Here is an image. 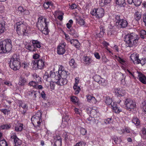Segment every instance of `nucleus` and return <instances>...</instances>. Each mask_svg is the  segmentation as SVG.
I'll return each mask as SVG.
<instances>
[{"label": "nucleus", "mask_w": 146, "mask_h": 146, "mask_svg": "<svg viewBox=\"0 0 146 146\" xmlns=\"http://www.w3.org/2000/svg\"><path fill=\"white\" fill-rule=\"evenodd\" d=\"M36 23L38 28L42 33L45 35H47L49 32L48 26L49 22L47 21V19L44 17H39Z\"/></svg>", "instance_id": "f257e3e1"}, {"label": "nucleus", "mask_w": 146, "mask_h": 146, "mask_svg": "<svg viewBox=\"0 0 146 146\" xmlns=\"http://www.w3.org/2000/svg\"><path fill=\"white\" fill-rule=\"evenodd\" d=\"M27 24L23 20L17 22L15 24L17 34L19 35H27L29 32L27 29Z\"/></svg>", "instance_id": "f03ea898"}, {"label": "nucleus", "mask_w": 146, "mask_h": 146, "mask_svg": "<svg viewBox=\"0 0 146 146\" xmlns=\"http://www.w3.org/2000/svg\"><path fill=\"white\" fill-rule=\"evenodd\" d=\"M139 38V37L137 35L132 33L125 35L124 40L126 42L128 46L131 47L137 45Z\"/></svg>", "instance_id": "7ed1b4c3"}, {"label": "nucleus", "mask_w": 146, "mask_h": 146, "mask_svg": "<svg viewBox=\"0 0 146 146\" xmlns=\"http://www.w3.org/2000/svg\"><path fill=\"white\" fill-rule=\"evenodd\" d=\"M11 40L10 39L0 42V53H8L12 48Z\"/></svg>", "instance_id": "20e7f679"}, {"label": "nucleus", "mask_w": 146, "mask_h": 146, "mask_svg": "<svg viewBox=\"0 0 146 146\" xmlns=\"http://www.w3.org/2000/svg\"><path fill=\"white\" fill-rule=\"evenodd\" d=\"M21 66V62L19 56L17 54H14L11 57L10 62V68L14 70L19 69Z\"/></svg>", "instance_id": "39448f33"}, {"label": "nucleus", "mask_w": 146, "mask_h": 146, "mask_svg": "<svg viewBox=\"0 0 146 146\" xmlns=\"http://www.w3.org/2000/svg\"><path fill=\"white\" fill-rule=\"evenodd\" d=\"M43 78L46 81L50 82L52 81L59 80L61 78V76L60 73L57 71L55 72L52 70L50 71L49 74L48 73H45Z\"/></svg>", "instance_id": "423d86ee"}, {"label": "nucleus", "mask_w": 146, "mask_h": 146, "mask_svg": "<svg viewBox=\"0 0 146 146\" xmlns=\"http://www.w3.org/2000/svg\"><path fill=\"white\" fill-rule=\"evenodd\" d=\"M90 13L96 19H100L104 16L105 11L103 8L98 7L93 9L91 11Z\"/></svg>", "instance_id": "0eeeda50"}, {"label": "nucleus", "mask_w": 146, "mask_h": 146, "mask_svg": "<svg viewBox=\"0 0 146 146\" xmlns=\"http://www.w3.org/2000/svg\"><path fill=\"white\" fill-rule=\"evenodd\" d=\"M115 21L116 25L119 29L124 28L127 26V21L125 19H121L120 15L116 16Z\"/></svg>", "instance_id": "6e6552de"}, {"label": "nucleus", "mask_w": 146, "mask_h": 146, "mask_svg": "<svg viewBox=\"0 0 146 146\" xmlns=\"http://www.w3.org/2000/svg\"><path fill=\"white\" fill-rule=\"evenodd\" d=\"M124 104L126 109L129 111L134 110L136 107L135 102L130 98H126Z\"/></svg>", "instance_id": "1a4fd4ad"}, {"label": "nucleus", "mask_w": 146, "mask_h": 146, "mask_svg": "<svg viewBox=\"0 0 146 146\" xmlns=\"http://www.w3.org/2000/svg\"><path fill=\"white\" fill-rule=\"evenodd\" d=\"M42 115L40 112H38L32 116L31 120L33 124L37 123V126H40L42 121Z\"/></svg>", "instance_id": "9d476101"}, {"label": "nucleus", "mask_w": 146, "mask_h": 146, "mask_svg": "<svg viewBox=\"0 0 146 146\" xmlns=\"http://www.w3.org/2000/svg\"><path fill=\"white\" fill-rule=\"evenodd\" d=\"M32 62L33 66H36L38 69H40L43 68L45 65L44 60L42 59L34 60Z\"/></svg>", "instance_id": "9b49d317"}, {"label": "nucleus", "mask_w": 146, "mask_h": 146, "mask_svg": "<svg viewBox=\"0 0 146 146\" xmlns=\"http://www.w3.org/2000/svg\"><path fill=\"white\" fill-rule=\"evenodd\" d=\"M115 93H116L115 95L117 96V97L118 98L119 100L117 101V103L119 104L121 102V97L124 96L126 95V93L125 90H120L119 89H115Z\"/></svg>", "instance_id": "f8f14e48"}, {"label": "nucleus", "mask_w": 146, "mask_h": 146, "mask_svg": "<svg viewBox=\"0 0 146 146\" xmlns=\"http://www.w3.org/2000/svg\"><path fill=\"white\" fill-rule=\"evenodd\" d=\"M66 44L65 43L59 44L58 46L57 49V53L59 55H63L66 52L65 46Z\"/></svg>", "instance_id": "ddd939ff"}, {"label": "nucleus", "mask_w": 146, "mask_h": 146, "mask_svg": "<svg viewBox=\"0 0 146 146\" xmlns=\"http://www.w3.org/2000/svg\"><path fill=\"white\" fill-rule=\"evenodd\" d=\"M130 58L134 64H138L141 62L140 60L139 59V54L136 52L131 54Z\"/></svg>", "instance_id": "4468645a"}, {"label": "nucleus", "mask_w": 146, "mask_h": 146, "mask_svg": "<svg viewBox=\"0 0 146 146\" xmlns=\"http://www.w3.org/2000/svg\"><path fill=\"white\" fill-rule=\"evenodd\" d=\"M88 113L90 114L91 116L94 117V118L97 117L99 114L98 111L97 110V108H87L86 110Z\"/></svg>", "instance_id": "2eb2a0df"}, {"label": "nucleus", "mask_w": 146, "mask_h": 146, "mask_svg": "<svg viewBox=\"0 0 146 146\" xmlns=\"http://www.w3.org/2000/svg\"><path fill=\"white\" fill-rule=\"evenodd\" d=\"M18 104L19 107H21L23 109L22 112V113L23 115H25L28 110V104L25 102H23L21 100L19 101Z\"/></svg>", "instance_id": "dca6fc26"}, {"label": "nucleus", "mask_w": 146, "mask_h": 146, "mask_svg": "<svg viewBox=\"0 0 146 146\" xmlns=\"http://www.w3.org/2000/svg\"><path fill=\"white\" fill-rule=\"evenodd\" d=\"M117 60L122 65L121 66L122 68L124 70H125L126 68L128 65L127 61L125 59L122 58L121 57L118 56L117 57Z\"/></svg>", "instance_id": "f3484780"}, {"label": "nucleus", "mask_w": 146, "mask_h": 146, "mask_svg": "<svg viewBox=\"0 0 146 146\" xmlns=\"http://www.w3.org/2000/svg\"><path fill=\"white\" fill-rule=\"evenodd\" d=\"M38 92L37 91H34L33 90L29 91L28 92V94L29 97L31 100H35L36 97V95L38 94Z\"/></svg>", "instance_id": "a211bd4d"}, {"label": "nucleus", "mask_w": 146, "mask_h": 146, "mask_svg": "<svg viewBox=\"0 0 146 146\" xmlns=\"http://www.w3.org/2000/svg\"><path fill=\"white\" fill-rule=\"evenodd\" d=\"M138 77L139 80L142 83L146 84V76L141 72H138Z\"/></svg>", "instance_id": "6ab92c4d"}, {"label": "nucleus", "mask_w": 146, "mask_h": 146, "mask_svg": "<svg viewBox=\"0 0 146 146\" xmlns=\"http://www.w3.org/2000/svg\"><path fill=\"white\" fill-rule=\"evenodd\" d=\"M111 107L113 108V112L116 113H119L122 111L121 109L119 107V106L116 102H113V105H111Z\"/></svg>", "instance_id": "aec40b11"}, {"label": "nucleus", "mask_w": 146, "mask_h": 146, "mask_svg": "<svg viewBox=\"0 0 146 146\" xmlns=\"http://www.w3.org/2000/svg\"><path fill=\"white\" fill-rule=\"evenodd\" d=\"M100 32L96 34L97 36L99 38L103 37L104 35L105 34V29L104 27L102 25H101L100 27Z\"/></svg>", "instance_id": "412c9836"}, {"label": "nucleus", "mask_w": 146, "mask_h": 146, "mask_svg": "<svg viewBox=\"0 0 146 146\" xmlns=\"http://www.w3.org/2000/svg\"><path fill=\"white\" fill-rule=\"evenodd\" d=\"M69 33L70 35L73 36L74 38H78L79 36L78 31L73 28H71L69 30Z\"/></svg>", "instance_id": "4be33fe9"}, {"label": "nucleus", "mask_w": 146, "mask_h": 146, "mask_svg": "<svg viewBox=\"0 0 146 146\" xmlns=\"http://www.w3.org/2000/svg\"><path fill=\"white\" fill-rule=\"evenodd\" d=\"M68 81L67 78H61L56 82V84L61 86H64L67 84Z\"/></svg>", "instance_id": "5701e85b"}, {"label": "nucleus", "mask_w": 146, "mask_h": 146, "mask_svg": "<svg viewBox=\"0 0 146 146\" xmlns=\"http://www.w3.org/2000/svg\"><path fill=\"white\" fill-rule=\"evenodd\" d=\"M31 42L33 46L36 49H37V48H40L41 47V43L37 40H31Z\"/></svg>", "instance_id": "b1692460"}, {"label": "nucleus", "mask_w": 146, "mask_h": 146, "mask_svg": "<svg viewBox=\"0 0 146 146\" xmlns=\"http://www.w3.org/2000/svg\"><path fill=\"white\" fill-rule=\"evenodd\" d=\"M86 97L88 102L92 104H96L97 102L96 100L94 97L89 94L87 95Z\"/></svg>", "instance_id": "393cba45"}, {"label": "nucleus", "mask_w": 146, "mask_h": 146, "mask_svg": "<svg viewBox=\"0 0 146 146\" xmlns=\"http://www.w3.org/2000/svg\"><path fill=\"white\" fill-rule=\"evenodd\" d=\"M70 43L78 49L80 48V44L77 40L72 39L70 41Z\"/></svg>", "instance_id": "a878e982"}, {"label": "nucleus", "mask_w": 146, "mask_h": 146, "mask_svg": "<svg viewBox=\"0 0 146 146\" xmlns=\"http://www.w3.org/2000/svg\"><path fill=\"white\" fill-rule=\"evenodd\" d=\"M26 48L30 52H36L37 50V49H36L33 44H31L29 43L27 44L26 45Z\"/></svg>", "instance_id": "bb28decb"}, {"label": "nucleus", "mask_w": 146, "mask_h": 146, "mask_svg": "<svg viewBox=\"0 0 146 146\" xmlns=\"http://www.w3.org/2000/svg\"><path fill=\"white\" fill-rule=\"evenodd\" d=\"M125 72L127 75L130 77L131 79H136V78L135 76V72L132 71H131L128 69H127Z\"/></svg>", "instance_id": "cd10ccee"}, {"label": "nucleus", "mask_w": 146, "mask_h": 146, "mask_svg": "<svg viewBox=\"0 0 146 146\" xmlns=\"http://www.w3.org/2000/svg\"><path fill=\"white\" fill-rule=\"evenodd\" d=\"M116 4L120 7H125L126 5L125 0H115Z\"/></svg>", "instance_id": "c85d7f7f"}, {"label": "nucleus", "mask_w": 146, "mask_h": 146, "mask_svg": "<svg viewBox=\"0 0 146 146\" xmlns=\"http://www.w3.org/2000/svg\"><path fill=\"white\" fill-rule=\"evenodd\" d=\"M23 124L22 123H19L15 127V131L21 132L23 129Z\"/></svg>", "instance_id": "c756f323"}, {"label": "nucleus", "mask_w": 146, "mask_h": 146, "mask_svg": "<svg viewBox=\"0 0 146 146\" xmlns=\"http://www.w3.org/2000/svg\"><path fill=\"white\" fill-rule=\"evenodd\" d=\"M5 22L3 21L0 23V34L3 33L5 30Z\"/></svg>", "instance_id": "7c9ffc66"}, {"label": "nucleus", "mask_w": 146, "mask_h": 146, "mask_svg": "<svg viewBox=\"0 0 146 146\" xmlns=\"http://www.w3.org/2000/svg\"><path fill=\"white\" fill-rule=\"evenodd\" d=\"M61 78H66L69 74V73L68 71L66 70L63 71L60 73Z\"/></svg>", "instance_id": "2f4dec72"}, {"label": "nucleus", "mask_w": 146, "mask_h": 146, "mask_svg": "<svg viewBox=\"0 0 146 146\" xmlns=\"http://www.w3.org/2000/svg\"><path fill=\"white\" fill-rule=\"evenodd\" d=\"M141 14L138 11L135 12L134 15V18L137 21H138L141 19Z\"/></svg>", "instance_id": "473e14b6"}, {"label": "nucleus", "mask_w": 146, "mask_h": 146, "mask_svg": "<svg viewBox=\"0 0 146 146\" xmlns=\"http://www.w3.org/2000/svg\"><path fill=\"white\" fill-rule=\"evenodd\" d=\"M69 65L72 68H75L77 66V64L73 58L71 59L69 62Z\"/></svg>", "instance_id": "72a5a7b5"}, {"label": "nucleus", "mask_w": 146, "mask_h": 146, "mask_svg": "<svg viewBox=\"0 0 146 146\" xmlns=\"http://www.w3.org/2000/svg\"><path fill=\"white\" fill-rule=\"evenodd\" d=\"M27 82V79L25 78L20 77L19 84L20 86H23Z\"/></svg>", "instance_id": "f704fd0d"}, {"label": "nucleus", "mask_w": 146, "mask_h": 146, "mask_svg": "<svg viewBox=\"0 0 146 146\" xmlns=\"http://www.w3.org/2000/svg\"><path fill=\"white\" fill-rule=\"evenodd\" d=\"M132 122L136 125V126L139 125L140 124L139 120L137 117H133L132 120Z\"/></svg>", "instance_id": "c9c22d12"}, {"label": "nucleus", "mask_w": 146, "mask_h": 146, "mask_svg": "<svg viewBox=\"0 0 146 146\" xmlns=\"http://www.w3.org/2000/svg\"><path fill=\"white\" fill-rule=\"evenodd\" d=\"M84 61L86 64L89 65L92 62V60L90 58L87 56H85L83 57Z\"/></svg>", "instance_id": "e433bc0d"}, {"label": "nucleus", "mask_w": 146, "mask_h": 146, "mask_svg": "<svg viewBox=\"0 0 146 146\" xmlns=\"http://www.w3.org/2000/svg\"><path fill=\"white\" fill-rule=\"evenodd\" d=\"M106 98L105 102L106 104L108 105H110L111 106V105H113V103H112V98H110L109 96L106 97Z\"/></svg>", "instance_id": "4c0bfd02"}, {"label": "nucleus", "mask_w": 146, "mask_h": 146, "mask_svg": "<svg viewBox=\"0 0 146 146\" xmlns=\"http://www.w3.org/2000/svg\"><path fill=\"white\" fill-rule=\"evenodd\" d=\"M33 77L35 79L36 82L37 83H40L41 82L40 77L38 75H37L36 74H34Z\"/></svg>", "instance_id": "58836bf2"}, {"label": "nucleus", "mask_w": 146, "mask_h": 146, "mask_svg": "<svg viewBox=\"0 0 146 146\" xmlns=\"http://www.w3.org/2000/svg\"><path fill=\"white\" fill-rule=\"evenodd\" d=\"M131 132V129L130 128L128 127H126L125 128L121 130V134L129 133Z\"/></svg>", "instance_id": "ea45409f"}, {"label": "nucleus", "mask_w": 146, "mask_h": 146, "mask_svg": "<svg viewBox=\"0 0 146 146\" xmlns=\"http://www.w3.org/2000/svg\"><path fill=\"white\" fill-rule=\"evenodd\" d=\"M76 84L75 85H74L73 86V89L75 92L74 94L75 95L78 94L80 90V87L78 86H76Z\"/></svg>", "instance_id": "a19ab883"}, {"label": "nucleus", "mask_w": 146, "mask_h": 146, "mask_svg": "<svg viewBox=\"0 0 146 146\" xmlns=\"http://www.w3.org/2000/svg\"><path fill=\"white\" fill-rule=\"evenodd\" d=\"M25 8L23 7L22 6H20L19 7L16 9V12L19 13L21 14H23V13L24 12Z\"/></svg>", "instance_id": "79ce46f5"}, {"label": "nucleus", "mask_w": 146, "mask_h": 146, "mask_svg": "<svg viewBox=\"0 0 146 146\" xmlns=\"http://www.w3.org/2000/svg\"><path fill=\"white\" fill-rule=\"evenodd\" d=\"M11 127V126L10 125L7 124L3 125L0 126V129L4 130L9 129Z\"/></svg>", "instance_id": "37998d69"}, {"label": "nucleus", "mask_w": 146, "mask_h": 146, "mask_svg": "<svg viewBox=\"0 0 146 146\" xmlns=\"http://www.w3.org/2000/svg\"><path fill=\"white\" fill-rule=\"evenodd\" d=\"M0 110L5 115H8L10 113V110L9 109H0Z\"/></svg>", "instance_id": "c03bdc74"}, {"label": "nucleus", "mask_w": 146, "mask_h": 146, "mask_svg": "<svg viewBox=\"0 0 146 146\" xmlns=\"http://www.w3.org/2000/svg\"><path fill=\"white\" fill-rule=\"evenodd\" d=\"M141 131L142 134L141 135V137L144 139H146V129L144 127L143 128Z\"/></svg>", "instance_id": "a18cd8bd"}, {"label": "nucleus", "mask_w": 146, "mask_h": 146, "mask_svg": "<svg viewBox=\"0 0 146 146\" xmlns=\"http://www.w3.org/2000/svg\"><path fill=\"white\" fill-rule=\"evenodd\" d=\"M116 32L113 29L110 28L107 34L109 36H110L112 35H114Z\"/></svg>", "instance_id": "49530a36"}, {"label": "nucleus", "mask_w": 146, "mask_h": 146, "mask_svg": "<svg viewBox=\"0 0 146 146\" xmlns=\"http://www.w3.org/2000/svg\"><path fill=\"white\" fill-rule=\"evenodd\" d=\"M77 23L80 26H84L85 22L84 20L82 18H80L79 19L77 20Z\"/></svg>", "instance_id": "de8ad7c7"}, {"label": "nucleus", "mask_w": 146, "mask_h": 146, "mask_svg": "<svg viewBox=\"0 0 146 146\" xmlns=\"http://www.w3.org/2000/svg\"><path fill=\"white\" fill-rule=\"evenodd\" d=\"M141 37L142 39H144L146 37V32L144 30H141L140 32Z\"/></svg>", "instance_id": "09e8293b"}, {"label": "nucleus", "mask_w": 146, "mask_h": 146, "mask_svg": "<svg viewBox=\"0 0 146 146\" xmlns=\"http://www.w3.org/2000/svg\"><path fill=\"white\" fill-rule=\"evenodd\" d=\"M73 21L72 19L70 20L68 23L66 24L67 28L69 30L72 28V26L73 24Z\"/></svg>", "instance_id": "8fccbe9b"}, {"label": "nucleus", "mask_w": 146, "mask_h": 146, "mask_svg": "<svg viewBox=\"0 0 146 146\" xmlns=\"http://www.w3.org/2000/svg\"><path fill=\"white\" fill-rule=\"evenodd\" d=\"M15 145L14 146H21L22 143L21 141L19 138L14 141Z\"/></svg>", "instance_id": "3c124183"}, {"label": "nucleus", "mask_w": 146, "mask_h": 146, "mask_svg": "<svg viewBox=\"0 0 146 146\" xmlns=\"http://www.w3.org/2000/svg\"><path fill=\"white\" fill-rule=\"evenodd\" d=\"M133 3L136 7H138L140 6L141 3V0H133Z\"/></svg>", "instance_id": "603ef678"}, {"label": "nucleus", "mask_w": 146, "mask_h": 146, "mask_svg": "<svg viewBox=\"0 0 146 146\" xmlns=\"http://www.w3.org/2000/svg\"><path fill=\"white\" fill-rule=\"evenodd\" d=\"M11 139H13L14 141H15L18 139V138L17 137L16 133L13 132H12L11 133Z\"/></svg>", "instance_id": "864d4df0"}, {"label": "nucleus", "mask_w": 146, "mask_h": 146, "mask_svg": "<svg viewBox=\"0 0 146 146\" xmlns=\"http://www.w3.org/2000/svg\"><path fill=\"white\" fill-rule=\"evenodd\" d=\"M71 101L74 103H77L78 101V99L75 96H72L70 98Z\"/></svg>", "instance_id": "5fc2aeb1"}, {"label": "nucleus", "mask_w": 146, "mask_h": 146, "mask_svg": "<svg viewBox=\"0 0 146 146\" xmlns=\"http://www.w3.org/2000/svg\"><path fill=\"white\" fill-rule=\"evenodd\" d=\"M37 84V83L35 81H31L29 83L28 85L35 88Z\"/></svg>", "instance_id": "6e6d98bb"}, {"label": "nucleus", "mask_w": 146, "mask_h": 146, "mask_svg": "<svg viewBox=\"0 0 146 146\" xmlns=\"http://www.w3.org/2000/svg\"><path fill=\"white\" fill-rule=\"evenodd\" d=\"M74 111L76 114H78L80 115H82V111L79 109L75 108L74 109Z\"/></svg>", "instance_id": "4d7b16f0"}, {"label": "nucleus", "mask_w": 146, "mask_h": 146, "mask_svg": "<svg viewBox=\"0 0 146 146\" xmlns=\"http://www.w3.org/2000/svg\"><path fill=\"white\" fill-rule=\"evenodd\" d=\"M143 111L145 114H146V100L142 103Z\"/></svg>", "instance_id": "13d9d810"}, {"label": "nucleus", "mask_w": 146, "mask_h": 146, "mask_svg": "<svg viewBox=\"0 0 146 146\" xmlns=\"http://www.w3.org/2000/svg\"><path fill=\"white\" fill-rule=\"evenodd\" d=\"M87 130L84 128L81 127L80 129V134L83 135H85L87 133Z\"/></svg>", "instance_id": "bf43d9fd"}, {"label": "nucleus", "mask_w": 146, "mask_h": 146, "mask_svg": "<svg viewBox=\"0 0 146 146\" xmlns=\"http://www.w3.org/2000/svg\"><path fill=\"white\" fill-rule=\"evenodd\" d=\"M53 81H52L50 82V86L51 87V89L54 90L55 89V84H56V82H53Z\"/></svg>", "instance_id": "052dcab7"}, {"label": "nucleus", "mask_w": 146, "mask_h": 146, "mask_svg": "<svg viewBox=\"0 0 146 146\" xmlns=\"http://www.w3.org/2000/svg\"><path fill=\"white\" fill-rule=\"evenodd\" d=\"M8 145L6 141L4 140L0 141V145L1 146H7Z\"/></svg>", "instance_id": "680f3d73"}, {"label": "nucleus", "mask_w": 146, "mask_h": 146, "mask_svg": "<svg viewBox=\"0 0 146 146\" xmlns=\"http://www.w3.org/2000/svg\"><path fill=\"white\" fill-rule=\"evenodd\" d=\"M69 8L72 10L77 8V5L75 3H72L71 5H69Z\"/></svg>", "instance_id": "e2e57ef3"}, {"label": "nucleus", "mask_w": 146, "mask_h": 146, "mask_svg": "<svg viewBox=\"0 0 146 146\" xmlns=\"http://www.w3.org/2000/svg\"><path fill=\"white\" fill-rule=\"evenodd\" d=\"M101 79V76L97 75H96L94 77V79L95 81L97 82H98Z\"/></svg>", "instance_id": "0e129e2a"}, {"label": "nucleus", "mask_w": 146, "mask_h": 146, "mask_svg": "<svg viewBox=\"0 0 146 146\" xmlns=\"http://www.w3.org/2000/svg\"><path fill=\"white\" fill-rule=\"evenodd\" d=\"M54 145L55 146H61L62 145V140H59L57 141H54Z\"/></svg>", "instance_id": "69168bd1"}, {"label": "nucleus", "mask_w": 146, "mask_h": 146, "mask_svg": "<svg viewBox=\"0 0 146 146\" xmlns=\"http://www.w3.org/2000/svg\"><path fill=\"white\" fill-rule=\"evenodd\" d=\"M85 143L83 141L79 142L77 143L74 146H85Z\"/></svg>", "instance_id": "338daca9"}, {"label": "nucleus", "mask_w": 146, "mask_h": 146, "mask_svg": "<svg viewBox=\"0 0 146 146\" xmlns=\"http://www.w3.org/2000/svg\"><path fill=\"white\" fill-rule=\"evenodd\" d=\"M99 4L100 7H102L106 5L104 0H100L99 2Z\"/></svg>", "instance_id": "774afa93"}]
</instances>
